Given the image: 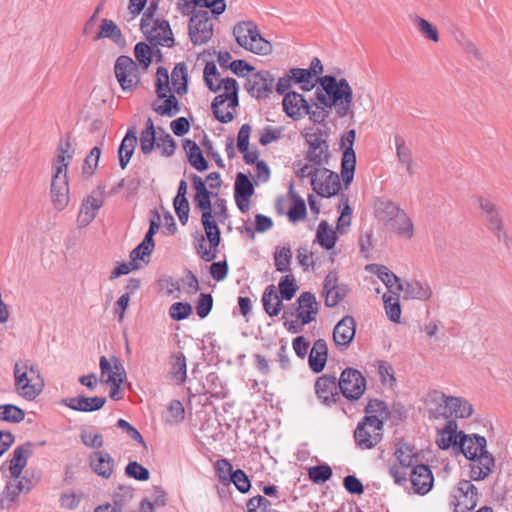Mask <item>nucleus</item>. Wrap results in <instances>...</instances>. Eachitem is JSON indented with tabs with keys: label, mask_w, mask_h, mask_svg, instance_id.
<instances>
[{
	"label": "nucleus",
	"mask_w": 512,
	"mask_h": 512,
	"mask_svg": "<svg viewBox=\"0 0 512 512\" xmlns=\"http://www.w3.org/2000/svg\"><path fill=\"white\" fill-rule=\"evenodd\" d=\"M487 441L484 436L467 435L459 432V448L463 455L473 461L470 465V478L475 481L485 479L493 470L494 457L486 450Z\"/></svg>",
	"instance_id": "obj_1"
},
{
	"label": "nucleus",
	"mask_w": 512,
	"mask_h": 512,
	"mask_svg": "<svg viewBox=\"0 0 512 512\" xmlns=\"http://www.w3.org/2000/svg\"><path fill=\"white\" fill-rule=\"evenodd\" d=\"M73 151L69 140H61L58 154L53 163V174L50 187L51 201L54 209L64 210L70 201L68 166L72 159Z\"/></svg>",
	"instance_id": "obj_2"
},
{
	"label": "nucleus",
	"mask_w": 512,
	"mask_h": 512,
	"mask_svg": "<svg viewBox=\"0 0 512 512\" xmlns=\"http://www.w3.org/2000/svg\"><path fill=\"white\" fill-rule=\"evenodd\" d=\"M322 90H317L315 98L328 108H335L339 117H345L353 101V91L344 78L337 80L334 76L326 75L318 79Z\"/></svg>",
	"instance_id": "obj_3"
},
{
	"label": "nucleus",
	"mask_w": 512,
	"mask_h": 512,
	"mask_svg": "<svg viewBox=\"0 0 512 512\" xmlns=\"http://www.w3.org/2000/svg\"><path fill=\"white\" fill-rule=\"evenodd\" d=\"M43 388L44 379L38 365L30 359H17L13 365L14 392L27 401H33Z\"/></svg>",
	"instance_id": "obj_4"
},
{
	"label": "nucleus",
	"mask_w": 512,
	"mask_h": 512,
	"mask_svg": "<svg viewBox=\"0 0 512 512\" xmlns=\"http://www.w3.org/2000/svg\"><path fill=\"white\" fill-rule=\"evenodd\" d=\"M236 42L244 49L258 55H269L272 44L263 38L256 24L252 21H242L233 28Z\"/></svg>",
	"instance_id": "obj_5"
},
{
	"label": "nucleus",
	"mask_w": 512,
	"mask_h": 512,
	"mask_svg": "<svg viewBox=\"0 0 512 512\" xmlns=\"http://www.w3.org/2000/svg\"><path fill=\"white\" fill-rule=\"evenodd\" d=\"M475 201L487 228L496 236L498 241L503 242L508 247L511 239L504 229L501 212L495 200L488 195H477Z\"/></svg>",
	"instance_id": "obj_6"
},
{
	"label": "nucleus",
	"mask_w": 512,
	"mask_h": 512,
	"mask_svg": "<svg viewBox=\"0 0 512 512\" xmlns=\"http://www.w3.org/2000/svg\"><path fill=\"white\" fill-rule=\"evenodd\" d=\"M151 5L143 14L141 19L140 28L146 35L147 40L154 46L172 47L174 45V38L170 28V24L166 20H154Z\"/></svg>",
	"instance_id": "obj_7"
},
{
	"label": "nucleus",
	"mask_w": 512,
	"mask_h": 512,
	"mask_svg": "<svg viewBox=\"0 0 512 512\" xmlns=\"http://www.w3.org/2000/svg\"><path fill=\"white\" fill-rule=\"evenodd\" d=\"M99 365L101 383L110 386L109 397L115 401L122 399L123 391L121 390V384L126 379V371L120 360L116 357L108 359L102 356Z\"/></svg>",
	"instance_id": "obj_8"
},
{
	"label": "nucleus",
	"mask_w": 512,
	"mask_h": 512,
	"mask_svg": "<svg viewBox=\"0 0 512 512\" xmlns=\"http://www.w3.org/2000/svg\"><path fill=\"white\" fill-rule=\"evenodd\" d=\"M216 84H221L224 93L216 96L212 102L211 108L215 118L221 123L231 122L234 118L233 112L222 110V106L227 102V107L235 109L238 106V83L234 78L220 79Z\"/></svg>",
	"instance_id": "obj_9"
},
{
	"label": "nucleus",
	"mask_w": 512,
	"mask_h": 512,
	"mask_svg": "<svg viewBox=\"0 0 512 512\" xmlns=\"http://www.w3.org/2000/svg\"><path fill=\"white\" fill-rule=\"evenodd\" d=\"M481 494L470 480H460L451 493L454 512H470L478 504Z\"/></svg>",
	"instance_id": "obj_10"
},
{
	"label": "nucleus",
	"mask_w": 512,
	"mask_h": 512,
	"mask_svg": "<svg viewBox=\"0 0 512 512\" xmlns=\"http://www.w3.org/2000/svg\"><path fill=\"white\" fill-rule=\"evenodd\" d=\"M188 34L194 45L206 44L212 38L213 23L207 11L199 10L191 16Z\"/></svg>",
	"instance_id": "obj_11"
},
{
	"label": "nucleus",
	"mask_w": 512,
	"mask_h": 512,
	"mask_svg": "<svg viewBox=\"0 0 512 512\" xmlns=\"http://www.w3.org/2000/svg\"><path fill=\"white\" fill-rule=\"evenodd\" d=\"M338 384L340 392L348 400L359 399L366 389L364 376L354 368H346L343 370Z\"/></svg>",
	"instance_id": "obj_12"
},
{
	"label": "nucleus",
	"mask_w": 512,
	"mask_h": 512,
	"mask_svg": "<svg viewBox=\"0 0 512 512\" xmlns=\"http://www.w3.org/2000/svg\"><path fill=\"white\" fill-rule=\"evenodd\" d=\"M116 78L124 91H133L140 83L137 64L128 56H120L115 64Z\"/></svg>",
	"instance_id": "obj_13"
},
{
	"label": "nucleus",
	"mask_w": 512,
	"mask_h": 512,
	"mask_svg": "<svg viewBox=\"0 0 512 512\" xmlns=\"http://www.w3.org/2000/svg\"><path fill=\"white\" fill-rule=\"evenodd\" d=\"M274 80L269 71H256L246 77L245 89L252 97L265 98L272 93Z\"/></svg>",
	"instance_id": "obj_14"
},
{
	"label": "nucleus",
	"mask_w": 512,
	"mask_h": 512,
	"mask_svg": "<svg viewBox=\"0 0 512 512\" xmlns=\"http://www.w3.org/2000/svg\"><path fill=\"white\" fill-rule=\"evenodd\" d=\"M306 141L309 145L305 160L317 167H325L329 163V144L321 135L316 133L307 134Z\"/></svg>",
	"instance_id": "obj_15"
},
{
	"label": "nucleus",
	"mask_w": 512,
	"mask_h": 512,
	"mask_svg": "<svg viewBox=\"0 0 512 512\" xmlns=\"http://www.w3.org/2000/svg\"><path fill=\"white\" fill-rule=\"evenodd\" d=\"M355 141V131L349 130L342 137L343 145L346 143L348 147L345 148L341 159V177L346 186H348L354 178L355 166H356V155L353 150V144Z\"/></svg>",
	"instance_id": "obj_16"
},
{
	"label": "nucleus",
	"mask_w": 512,
	"mask_h": 512,
	"mask_svg": "<svg viewBox=\"0 0 512 512\" xmlns=\"http://www.w3.org/2000/svg\"><path fill=\"white\" fill-rule=\"evenodd\" d=\"M318 175V178L312 179V188L318 195L331 197L339 192L341 183L337 173L323 167Z\"/></svg>",
	"instance_id": "obj_17"
},
{
	"label": "nucleus",
	"mask_w": 512,
	"mask_h": 512,
	"mask_svg": "<svg viewBox=\"0 0 512 512\" xmlns=\"http://www.w3.org/2000/svg\"><path fill=\"white\" fill-rule=\"evenodd\" d=\"M33 482L27 477H9L6 482L3 496L0 497V504L2 508H10L11 505L17 500L21 492H29L33 488Z\"/></svg>",
	"instance_id": "obj_18"
},
{
	"label": "nucleus",
	"mask_w": 512,
	"mask_h": 512,
	"mask_svg": "<svg viewBox=\"0 0 512 512\" xmlns=\"http://www.w3.org/2000/svg\"><path fill=\"white\" fill-rule=\"evenodd\" d=\"M315 393L319 400L326 406L336 404L339 400V384L336 376L323 375L319 377L314 385Z\"/></svg>",
	"instance_id": "obj_19"
},
{
	"label": "nucleus",
	"mask_w": 512,
	"mask_h": 512,
	"mask_svg": "<svg viewBox=\"0 0 512 512\" xmlns=\"http://www.w3.org/2000/svg\"><path fill=\"white\" fill-rule=\"evenodd\" d=\"M412 485L413 491L419 495L427 494L433 487L434 477L432 471L427 465H415L408 479Z\"/></svg>",
	"instance_id": "obj_20"
},
{
	"label": "nucleus",
	"mask_w": 512,
	"mask_h": 512,
	"mask_svg": "<svg viewBox=\"0 0 512 512\" xmlns=\"http://www.w3.org/2000/svg\"><path fill=\"white\" fill-rule=\"evenodd\" d=\"M382 429L370 427V422L362 420L358 423L354 439L357 446L363 450L375 447L382 439Z\"/></svg>",
	"instance_id": "obj_21"
},
{
	"label": "nucleus",
	"mask_w": 512,
	"mask_h": 512,
	"mask_svg": "<svg viewBox=\"0 0 512 512\" xmlns=\"http://www.w3.org/2000/svg\"><path fill=\"white\" fill-rule=\"evenodd\" d=\"M356 321L352 316H344L334 327L333 340L337 347L346 348L354 339Z\"/></svg>",
	"instance_id": "obj_22"
},
{
	"label": "nucleus",
	"mask_w": 512,
	"mask_h": 512,
	"mask_svg": "<svg viewBox=\"0 0 512 512\" xmlns=\"http://www.w3.org/2000/svg\"><path fill=\"white\" fill-rule=\"evenodd\" d=\"M298 304L297 317L301 324L306 325L314 321L319 311V303L314 294L311 292L301 293L298 297Z\"/></svg>",
	"instance_id": "obj_23"
},
{
	"label": "nucleus",
	"mask_w": 512,
	"mask_h": 512,
	"mask_svg": "<svg viewBox=\"0 0 512 512\" xmlns=\"http://www.w3.org/2000/svg\"><path fill=\"white\" fill-rule=\"evenodd\" d=\"M283 110L294 120H299L305 116V110L308 109V101L303 95L289 91L283 98Z\"/></svg>",
	"instance_id": "obj_24"
},
{
	"label": "nucleus",
	"mask_w": 512,
	"mask_h": 512,
	"mask_svg": "<svg viewBox=\"0 0 512 512\" xmlns=\"http://www.w3.org/2000/svg\"><path fill=\"white\" fill-rule=\"evenodd\" d=\"M473 412L472 405L460 397L443 396L442 414L446 417L467 418Z\"/></svg>",
	"instance_id": "obj_25"
},
{
	"label": "nucleus",
	"mask_w": 512,
	"mask_h": 512,
	"mask_svg": "<svg viewBox=\"0 0 512 512\" xmlns=\"http://www.w3.org/2000/svg\"><path fill=\"white\" fill-rule=\"evenodd\" d=\"M365 412L366 416L363 420L369 421L370 427L383 429L384 420L389 416V410L385 402L372 399L368 402Z\"/></svg>",
	"instance_id": "obj_26"
},
{
	"label": "nucleus",
	"mask_w": 512,
	"mask_h": 512,
	"mask_svg": "<svg viewBox=\"0 0 512 512\" xmlns=\"http://www.w3.org/2000/svg\"><path fill=\"white\" fill-rule=\"evenodd\" d=\"M34 445L31 442H26L18 446L13 451L12 458L9 461V472L11 476L20 477L23 469L27 465V461L33 452Z\"/></svg>",
	"instance_id": "obj_27"
},
{
	"label": "nucleus",
	"mask_w": 512,
	"mask_h": 512,
	"mask_svg": "<svg viewBox=\"0 0 512 512\" xmlns=\"http://www.w3.org/2000/svg\"><path fill=\"white\" fill-rule=\"evenodd\" d=\"M397 290L403 291L405 299L426 301L432 296V289L430 285L418 280H412L405 282L404 284L399 283L397 285Z\"/></svg>",
	"instance_id": "obj_28"
},
{
	"label": "nucleus",
	"mask_w": 512,
	"mask_h": 512,
	"mask_svg": "<svg viewBox=\"0 0 512 512\" xmlns=\"http://www.w3.org/2000/svg\"><path fill=\"white\" fill-rule=\"evenodd\" d=\"M373 207L375 217L384 223H390L402 210L396 202L387 198H376Z\"/></svg>",
	"instance_id": "obj_29"
},
{
	"label": "nucleus",
	"mask_w": 512,
	"mask_h": 512,
	"mask_svg": "<svg viewBox=\"0 0 512 512\" xmlns=\"http://www.w3.org/2000/svg\"><path fill=\"white\" fill-rule=\"evenodd\" d=\"M191 180L196 191L194 201L196 206L203 212H212L211 195L212 192L206 187L205 181L198 175L192 174Z\"/></svg>",
	"instance_id": "obj_30"
},
{
	"label": "nucleus",
	"mask_w": 512,
	"mask_h": 512,
	"mask_svg": "<svg viewBox=\"0 0 512 512\" xmlns=\"http://www.w3.org/2000/svg\"><path fill=\"white\" fill-rule=\"evenodd\" d=\"M137 141L136 128L132 127L127 131L118 150L119 164L122 169H125L128 165L134 153Z\"/></svg>",
	"instance_id": "obj_31"
},
{
	"label": "nucleus",
	"mask_w": 512,
	"mask_h": 512,
	"mask_svg": "<svg viewBox=\"0 0 512 512\" xmlns=\"http://www.w3.org/2000/svg\"><path fill=\"white\" fill-rule=\"evenodd\" d=\"M183 149L187 155L188 162L193 168L200 172L208 169V162L195 141L184 139Z\"/></svg>",
	"instance_id": "obj_32"
},
{
	"label": "nucleus",
	"mask_w": 512,
	"mask_h": 512,
	"mask_svg": "<svg viewBox=\"0 0 512 512\" xmlns=\"http://www.w3.org/2000/svg\"><path fill=\"white\" fill-rule=\"evenodd\" d=\"M96 217V198L93 195V192L87 195L81 203L79 213L77 216V226L78 228H84L88 226Z\"/></svg>",
	"instance_id": "obj_33"
},
{
	"label": "nucleus",
	"mask_w": 512,
	"mask_h": 512,
	"mask_svg": "<svg viewBox=\"0 0 512 512\" xmlns=\"http://www.w3.org/2000/svg\"><path fill=\"white\" fill-rule=\"evenodd\" d=\"M390 229L398 236L405 239H411L414 236L413 222L403 209L397 217L390 222Z\"/></svg>",
	"instance_id": "obj_34"
},
{
	"label": "nucleus",
	"mask_w": 512,
	"mask_h": 512,
	"mask_svg": "<svg viewBox=\"0 0 512 512\" xmlns=\"http://www.w3.org/2000/svg\"><path fill=\"white\" fill-rule=\"evenodd\" d=\"M437 444L443 450H446L451 446L459 447V432L455 421H447L445 427L440 432V438L437 440Z\"/></svg>",
	"instance_id": "obj_35"
},
{
	"label": "nucleus",
	"mask_w": 512,
	"mask_h": 512,
	"mask_svg": "<svg viewBox=\"0 0 512 512\" xmlns=\"http://www.w3.org/2000/svg\"><path fill=\"white\" fill-rule=\"evenodd\" d=\"M282 298L278 295L276 287L269 285L262 296L264 310L270 316H277L282 309Z\"/></svg>",
	"instance_id": "obj_36"
},
{
	"label": "nucleus",
	"mask_w": 512,
	"mask_h": 512,
	"mask_svg": "<svg viewBox=\"0 0 512 512\" xmlns=\"http://www.w3.org/2000/svg\"><path fill=\"white\" fill-rule=\"evenodd\" d=\"M201 222L205 230L210 247L216 249L221 241L220 229L213 220L212 212H203Z\"/></svg>",
	"instance_id": "obj_37"
},
{
	"label": "nucleus",
	"mask_w": 512,
	"mask_h": 512,
	"mask_svg": "<svg viewBox=\"0 0 512 512\" xmlns=\"http://www.w3.org/2000/svg\"><path fill=\"white\" fill-rule=\"evenodd\" d=\"M395 456L399 464L404 467L410 468L418 465V453L415 451V448L408 443H397Z\"/></svg>",
	"instance_id": "obj_38"
},
{
	"label": "nucleus",
	"mask_w": 512,
	"mask_h": 512,
	"mask_svg": "<svg viewBox=\"0 0 512 512\" xmlns=\"http://www.w3.org/2000/svg\"><path fill=\"white\" fill-rule=\"evenodd\" d=\"M171 378L178 384L185 382L187 378V363L186 357L181 352H176L171 356Z\"/></svg>",
	"instance_id": "obj_39"
},
{
	"label": "nucleus",
	"mask_w": 512,
	"mask_h": 512,
	"mask_svg": "<svg viewBox=\"0 0 512 512\" xmlns=\"http://www.w3.org/2000/svg\"><path fill=\"white\" fill-rule=\"evenodd\" d=\"M188 72L185 63H178L171 72V84L178 95L187 93Z\"/></svg>",
	"instance_id": "obj_40"
},
{
	"label": "nucleus",
	"mask_w": 512,
	"mask_h": 512,
	"mask_svg": "<svg viewBox=\"0 0 512 512\" xmlns=\"http://www.w3.org/2000/svg\"><path fill=\"white\" fill-rule=\"evenodd\" d=\"M394 143L398 161L405 166L409 175H413V157L410 148L406 145L405 140L400 135H396L394 137Z\"/></svg>",
	"instance_id": "obj_41"
},
{
	"label": "nucleus",
	"mask_w": 512,
	"mask_h": 512,
	"mask_svg": "<svg viewBox=\"0 0 512 512\" xmlns=\"http://www.w3.org/2000/svg\"><path fill=\"white\" fill-rule=\"evenodd\" d=\"M337 241L336 232L323 220L319 223L316 232V242L324 249L330 250Z\"/></svg>",
	"instance_id": "obj_42"
},
{
	"label": "nucleus",
	"mask_w": 512,
	"mask_h": 512,
	"mask_svg": "<svg viewBox=\"0 0 512 512\" xmlns=\"http://www.w3.org/2000/svg\"><path fill=\"white\" fill-rule=\"evenodd\" d=\"M98 38H109L118 45L125 44V39L122 36L120 28L109 19H103L101 21Z\"/></svg>",
	"instance_id": "obj_43"
},
{
	"label": "nucleus",
	"mask_w": 512,
	"mask_h": 512,
	"mask_svg": "<svg viewBox=\"0 0 512 512\" xmlns=\"http://www.w3.org/2000/svg\"><path fill=\"white\" fill-rule=\"evenodd\" d=\"M254 193V187L248 176L242 172L236 175L234 197L235 199L242 198V201H249Z\"/></svg>",
	"instance_id": "obj_44"
},
{
	"label": "nucleus",
	"mask_w": 512,
	"mask_h": 512,
	"mask_svg": "<svg viewBox=\"0 0 512 512\" xmlns=\"http://www.w3.org/2000/svg\"><path fill=\"white\" fill-rule=\"evenodd\" d=\"M411 21L419 31V33L426 39L431 40L433 42L439 41V33L437 28L432 25L428 20L418 16L413 15L410 17Z\"/></svg>",
	"instance_id": "obj_45"
},
{
	"label": "nucleus",
	"mask_w": 512,
	"mask_h": 512,
	"mask_svg": "<svg viewBox=\"0 0 512 512\" xmlns=\"http://www.w3.org/2000/svg\"><path fill=\"white\" fill-rule=\"evenodd\" d=\"M331 108L322 105L315 97L311 99V104L308 103V109L305 110V115L309 116V119L313 123L321 124L326 121L329 116Z\"/></svg>",
	"instance_id": "obj_46"
},
{
	"label": "nucleus",
	"mask_w": 512,
	"mask_h": 512,
	"mask_svg": "<svg viewBox=\"0 0 512 512\" xmlns=\"http://www.w3.org/2000/svg\"><path fill=\"white\" fill-rule=\"evenodd\" d=\"M62 404L76 411L90 412L96 410V397H72L62 400Z\"/></svg>",
	"instance_id": "obj_47"
},
{
	"label": "nucleus",
	"mask_w": 512,
	"mask_h": 512,
	"mask_svg": "<svg viewBox=\"0 0 512 512\" xmlns=\"http://www.w3.org/2000/svg\"><path fill=\"white\" fill-rule=\"evenodd\" d=\"M292 260V251L289 246H278L274 251V264L279 272H289Z\"/></svg>",
	"instance_id": "obj_48"
},
{
	"label": "nucleus",
	"mask_w": 512,
	"mask_h": 512,
	"mask_svg": "<svg viewBox=\"0 0 512 512\" xmlns=\"http://www.w3.org/2000/svg\"><path fill=\"white\" fill-rule=\"evenodd\" d=\"M288 73L294 83L301 84L303 91H310L314 88L315 82L312 81V72L310 70L293 68Z\"/></svg>",
	"instance_id": "obj_49"
},
{
	"label": "nucleus",
	"mask_w": 512,
	"mask_h": 512,
	"mask_svg": "<svg viewBox=\"0 0 512 512\" xmlns=\"http://www.w3.org/2000/svg\"><path fill=\"white\" fill-rule=\"evenodd\" d=\"M163 99L164 101L162 104L153 106L154 111L158 115L173 117L180 112L179 102L173 94H166V97Z\"/></svg>",
	"instance_id": "obj_50"
},
{
	"label": "nucleus",
	"mask_w": 512,
	"mask_h": 512,
	"mask_svg": "<svg viewBox=\"0 0 512 512\" xmlns=\"http://www.w3.org/2000/svg\"><path fill=\"white\" fill-rule=\"evenodd\" d=\"M386 314L390 321L399 323L401 318V306L397 295H383Z\"/></svg>",
	"instance_id": "obj_51"
},
{
	"label": "nucleus",
	"mask_w": 512,
	"mask_h": 512,
	"mask_svg": "<svg viewBox=\"0 0 512 512\" xmlns=\"http://www.w3.org/2000/svg\"><path fill=\"white\" fill-rule=\"evenodd\" d=\"M25 417V412L16 405H0V421L9 423H19Z\"/></svg>",
	"instance_id": "obj_52"
},
{
	"label": "nucleus",
	"mask_w": 512,
	"mask_h": 512,
	"mask_svg": "<svg viewBox=\"0 0 512 512\" xmlns=\"http://www.w3.org/2000/svg\"><path fill=\"white\" fill-rule=\"evenodd\" d=\"M154 245L153 236L146 233L143 241L131 251L130 259L133 262H136L137 260H144L145 256H149L152 253Z\"/></svg>",
	"instance_id": "obj_53"
},
{
	"label": "nucleus",
	"mask_w": 512,
	"mask_h": 512,
	"mask_svg": "<svg viewBox=\"0 0 512 512\" xmlns=\"http://www.w3.org/2000/svg\"><path fill=\"white\" fill-rule=\"evenodd\" d=\"M219 73L214 62H207L204 68V80L208 89L217 92L221 89V84H216L219 80Z\"/></svg>",
	"instance_id": "obj_54"
},
{
	"label": "nucleus",
	"mask_w": 512,
	"mask_h": 512,
	"mask_svg": "<svg viewBox=\"0 0 512 512\" xmlns=\"http://www.w3.org/2000/svg\"><path fill=\"white\" fill-rule=\"evenodd\" d=\"M310 480L316 484L328 481L332 476V469L327 464L317 465L308 469Z\"/></svg>",
	"instance_id": "obj_55"
},
{
	"label": "nucleus",
	"mask_w": 512,
	"mask_h": 512,
	"mask_svg": "<svg viewBox=\"0 0 512 512\" xmlns=\"http://www.w3.org/2000/svg\"><path fill=\"white\" fill-rule=\"evenodd\" d=\"M156 94L159 98L166 97V94L170 92L171 88L169 87V74L166 68L158 67L156 72Z\"/></svg>",
	"instance_id": "obj_56"
},
{
	"label": "nucleus",
	"mask_w": 512,
	"mask_h": 512,
	"mask_svg": "<svg viewBox=\"0 0 512 512\" xmlns=\"http://www.w3.org/2000/svg\"><path fill=\"white\" fill-rule=\"evenodd\" d=\"M349 288L346 284L327 291L325 294V305L327 307H335L347 296Z\"/></svg>",
	"instance_id": "obj_57"
},
{
	"label": "nucleus",
	"mask_w": 512,
	"mask_h": 512,
	"mask_svg": "<svg viewBox=\"0 0 512 512\" xmlns=\"http://www.w3.org/2000/svg\"><path fill=\"white\" fill-rule=\"evenodd\" d=\"M114 470V460L107 453L98 451V476L109 478Z\"/></svg>",
	"instance_id": "obj_58"
},
{
	"label": "nucleus",
	"mask_w": 512,
	"mask_h": 512,
	"mask_svg": "<svg viewBox=\"0 0 512 512\" xmlns=\"http://www.w3.org/2000/svg\"><path fill=\"white\" fill-rule=\"evenodd\" d=\"M296 290L297 286L293 275L289 274L281 278L279 282V291L282 299L291 300L294 297Z\"/></svg>",
	"instance_id": "obj_59"
},
{
	"label": "nucleus",
	"mask_w": 512,
	"mask_h": 512,
	"mask_svg": "<svg viewBox=\"0 0 512 512\" xmlns=\"http://www.w3.org/2000/svg\"><path fill=\"white\" fill-rule=\"evenodd\" d=\"M185 410L179 400H172L167 409L166 421L170 424H177L183 421Z\"/></svg>",
	"instance_id": "obj_60"
},
{
	"label": "nucleus",
	"mask_w": 512,
	"mask_h": 512,
	"mask_svg": "<svg viewBox=\"0 0 512 512\" xmlns=\"http://www.w3.org/2000/svg\"><path fill=\"white\" fill-rule=\"evenodd\" d=\"M214 467L219 481L225 485L229 484L234 472L231 463L227 459H219Z\"/></svg>",
	"instance_id": "obj_61"
},
{
	"label": "nucleus",
	"mask_w": 512,
	"mask_h": 512,
	"mask_svg": "<svg viewBox=\"0 0 512 512\" xmlns=\"http://www.w3.org/2000/svg\"><path fill=\"white\" fill-rule=\"evenodd\" d=\"M134 54L139 62V64L143 67L144 70H147L149 65L151 64V56L152 50L151 47L145 42H139L136 44L134 48Z\"/></svg>",
	"instance_id": "obj_62"
},
{
	"label": "nucleus",
	"mask_w": 512,
	"mask_h": 512,
	"mask_svg": "<svg viewBox=\"0 0 512 512\" xmlns=\"http://www.w3.org/2000/svg\"><path fill=\"white\" fill-rule=\"evenodd\" d=\"M128 477L139 481H146L150 477L149 470L136 461H131L125 468Z\"/></svg>",
	"instance_id": "obj_63"
},
{
	"label": "nucleus",
	"mask_w": 512,
	"mask_h": 512,
	"mask_svg": "<svg viewBox=\"0 0 512 512\" xmlns=\"http://www.w3.org/2000/svg\"><path fill=\"white\" fill-rule=\"evenodd\" d=\"M191 313L192 307L187 302H175L169 308V316L175 321L186 319Z\"/></svg>",
	"instance_id": "obj_64"
}]
</instances>
